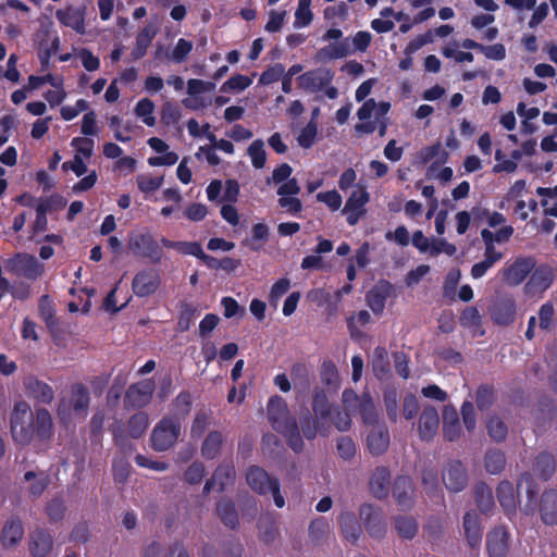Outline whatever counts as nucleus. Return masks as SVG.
Here are the masks:
<instances>
[{
	"mask_svg": "<svg viewBox=\"0 0 557 557\" xmlns=\"http://www.w3.org/2000/svg\"><path fill=\"white\" fill-rule=\"evenodd\" d=\"M52 418L45 408L30 412L25 401L15 404L11 414V434L15 443L26 446L34 436L39 441H47L52 435Z\"/></svg>",
	"mask_w": 557,
	"mask_h": 557,
	"instance_id": "f257e3e1",
	"label": "nucleus"
},
{
	"mask_svg": "<svg viewBox=\"0 0 557 557\" xmlns=\"http://www.w3.org/2000/svg\"><path fill=\"white\" fill-rule=\"evenodd\" d=\"M247 484L258 494L264 495L271 493L274 504L282 508L285 505L284 497L280 492V482L276 478H272L259 466H250L246 471Z\"/></svg>",
	"mask_w": 557,
	"mask_h": 557,
	"instance_id": "f03ea898",
	"label": "nucleus"
},
{
	"mask_svg": "<svg viewBox=\"0 0 557 557\" xmlns=\"http://www.w3.org/2000/svg\"><path fill=\"white\" fill-rule=\"evenodd\" d=\"M182 432V423L178 418L164 417L152 430L151 446L157 451H165L177 442Z\"/></svg>",
	"mask_w": 557,
	"mask_h": 557,
	"instance_id": "7ed1b4c3",
	"label": "nucleus"
},
{
	"mask_svg": "<svg viewBox=\"0 0 557 557\" xmlns=\"http://www.w3.org/2000/svg\"><path fill=\"white\" fill-rule=\"evenodd\" d=\"M342 401L347 410L359 413L364 424L370 428L375 423H381L373 399L368 393L359 396L352 389H345L342 395Z\"/></svg>",
	"mask_w": 557,
	"mask_h": 557,
	"instance_id": "20e7f679",
	"label": "nucleus"
},
{
	"mask_svg": "<svg viewBox=\"0 0 557 557\" xmlns=\"http://www.w3.org/2000/svg\"><path fill=\"white\" fill-rule=\"evenodd\" d=\"M5 270L16 276L36 281L45 271V267L33 255L20 252L5 260Z\"/></svg>",
	"mask_w": 557,
	"mask_h": 557,
	"instance_id": "39448f33",
	"label": "nucleus"
},
{
	"mask_svg": "<svg viewBox=\"0 0 557 557\" xmlns=\"http://www.w3.org/2000/svg\"><path fill=\"white\" fill-rule=\"evenodd\" d=\"M90 396L87 387L82 383H76L71 389L70 403L63 400L59 404L58 413L59 417L66 421L71 418V409L77 417L84 418L89 408Z\"/></svg>",
	"mask_w": 557,
	"mask_h": 557,
	"instance_id": "423d86ee",
	"label": "nucleus"
},
{
	"mask_svg": "<svg viewBox=\"0 0 557 557\" xmlns=\"http://www.w3.org/2000/svg\"><path fill=\"white\" fill-rule=\"evenodd\" d=\"M359 518L373 539H382L386 533V522L380 507L364 503L359 507Z\"/></svg>",
	"mask_w": 557,
	"mask_h": 557,
	"instance_id": "0eeeda50",
	"label": "nucleus"
},
{
	"mask_svg": "<svg viewBox=\"0 0 557 557\" xmlns=\"http://www.w3.org/2000/svg\"><path fill=\"white\" fill-rule=\"evenodd\" d=\"M128 248L137 256L150 258L154 263L160 262L162 251L149 233H138L129 237Z\"/></svg>",
	"mask_w": 557,
	"mask_h": 557,
	"instance_id": "6e6552de",
	"label": "nucleus"
},
{
	"mask_svg": "<svg viewBox=\"0 0 557 557\" xmlns=\"http://www.w3.org/2000/svg\"><path fill=\"white\" fill-rule=\"evenodd\" d=\"M273 429L287 438L290 448L299 453L304 448V442L299 432L296 419L290 416L289 411L280 416L277 420L270 421Z\"/></svg>",
	"mask_w": 557,
	"mask_h": 557,
	"instance_id": "1a4fd4ad",
	"label": "nucleus"
},
{
	"mask_svg": "<svg viewBox=\"0 0 557 557\" xmlns=\"http://www.w3.org/2000/svg\"><path fill=\"white\" fill-rule=\"evenodd\" d=\"M442 481L451 493L461 492L468 484V474L459 460H449L442 470Z\"/></svg>",
	"mask_w": 557,
	"mask_h": 557,
	"instance_id": "9d476101",
	"label": "nucleus"
},
{
	"mask_svg": "<svg viewBox=\"0 0 557 557\" xmlns=\"http://www.w3.org/2000/svg\"><path fill=\"white\" fill-rule=\"evenodd\" d=\"M535 267L532 257H519L511 264L503 269V281L509 286L521 284Z\"/></svg>",
	"mask_w": 557,
	"mask_h": 557,
	"instance_id": "9b49d317",
	"label": "nucleus"
},
{
	"mask_svg": "<svg viewBox=\"0 0 557 557\" xmlns=\"http://www.w3.org/2000/svg\"><path fill=\"white\" fill-rule=\"evenodd\" d=\"M389 444V431L384 423H375L369 428L366 435V446L372 456L377 457L384 455Z\"/></svg>",
	"mask_w": 557,
	"mask_h": 557,
	"instance_id": "f8f14e48",
	"label": "nucleus"
},
{
	"mask_svg": "<svg viewBox=\"0 0 557 557\" xmlns=\"http://www.w3.org/2000/svg\"><path fill=\"white\" fill-rule=\"evenodd\" d=\"M333 79V73L323 67H319L312 71H308L297 78L300 88L317 92L327 87Z\"/></svg>",
	"mask_w": 557,
	"mask_h": 557,
	"instance_id": "ddd939ff",
	"label": "nucleus"
},
{
	"mask_svg": "<svg viewBox=\"0 0 557 557\" xmlns=\"http://www.w3.org/2000/svg\"><path fill=\"white\" fill-rule=\"evenodd\" d=\"M160 282V275L156 270H141L134 276L132 288L136 296L147 297L156 293Z\"/></svg>",
	"mask_w": 557,
	"mask_h": 557,
	"instance_id": "4468645a",
	"label": "nucleus"
},
{
	"mask_svg": "<svg viewBox=\"0 0 557 557\" xmlns=\"http://www.w3.org/2000/svg\"><path fill=\"white\" fill-rule=\"evenodd\" d=\"M153 391L154 384L151 381H141L131 385L124 397L125 406L133 408L146 406L150 401Z\"/></svg>",
	"mask_w": 557,
	"mask_h": 557,
	"instance_id": "2eb2a0df",
	"label": "nucleus"
},
{
	"mask_svg": "<svg viewBox=\"0 0 557 557\" xmlns=\"http://www.w3.org/2000/svg\"><path fill=\"white\" fill-rule=\"evenodd\" d=\"M490 557H506L509 552V534L503 527L494 528L486 536Z\"/></svg>",
	"mask_w": 557,
	"mask_h": 557,
	"instance_id": "dca6fc26",
	"label": "nucleus"
},
{
	"mask_svg": "<svg viewBox=\"0 0 557 557\" xmlns=\"http://www.w3.org/2000/svg\"><path fill=\"white\" fill-rule=\"evenodd\" d=\"M28 548L33 557H47L52 552L53 537L48 531L38 528L29 534Z\"/></svg>",
	"mask_w": 557,
	"mask_h": 557,
	"instance_id": "f3484780",
	"label": "nucleus"
},
{
	"mask_svg": "<svg viewBox=\"0 0 557 557\" xmlns=\"http://www.w3.org/2000/svg\"><path fill=\"white\" fill-rule=\"evenodd\" d=\"M24 536V528L20 518L11 517L3 525L0 543L5 549L15 548Z\"/></svg>",
	"mask_w": 557,
	"mask_h": 557,
	"instance_id": "a211bd4d",
	"label": "nucleus"
},
{
	"mask_svg": "<svg viewBox=\"0 0 557 557\" xmlns=\"http://www.w3.org/2000/svg\"><path fill=\"white\" fill-rule=\"evenodd\" d=\"M516 302L510 297L498 298L491 308L492 320L498 325H508L513 322Z\"/></svg>",
	"mask_w": 557,
	"mask_h": 557,
	"instance_id": "6ab92c4d",
	"label": "nucleus"
},
{
	"mask_svg": "<svg viewBox=\"0 0 557 557\" xmlns=\"http://www.w3.org/2000/svg\"><path fill=\"white\" fill-rule=\"evenodd\" d=\"M391 486V471L385 466L376 467L369 480V487L372 495L379 499H383L388 495Z\"/></svg>",
	"mask_w": 557,
	"mask_h": 557,
	"instance_id": "aec40b11",
	"label": "nucleus"
},
{
	"mask_svg": "<svg viewBox=\"0 0 557 557\" xmlns=\"http://www.w3.org/2000/svg\"><path fill=\"white\" fill-rule=\"evenodd\" d=\"M85 7H69L65 10H58L55 16L64 26L71 27L79 34H85Z\"/></svg>",
	"mask_w": 557,
	"mask_h": 557,
	"instance_id": "412c9836",
	"label": "nucleus"
},
{
	"mask_svg": "<svg viewBox=\"0 0 557 557\" xmlns=\"http://www.w3.org/2000/svg\"><path fill=\"white\" fill-rule=\"evenodd\" d=\"M392 285L388 282L381 281L375 284L367 294V304L371 310L380 314L383 312L385 301L389 297Z\"/></svg>",
	"mask_w": 557,
	"mask_h": 557,
	"instance_id": "4be33fe9",
	"label": "nucleus"
},
{
	"mask_svg": "<svg viewBox=\"0 0 557 557\" xmlns=\"http://www.w3.org/2000/svg\"><path fill=\"white\" fill-rule=\"evenodd\" d=\"M393 495L401 508H411L413 505V484L411 479L405 475L397 476L394 482Z\"/></svg>",
	"mask_w": 557,
	"mask_h": 557,
	"instance_id": "5701e85b",
	"label": "nucleus"
},
{
	"mask_svg": "<svg viewBox=\"0 0 557 557\" xmlns=\"http://www.w3.org/2000/svg\"><path fill=\"white\" fill-rule=\"evenodd\" d=\"M440 425L438 413L433 407H424L419 419V434L424 441H430L436 434Z\"/></svg>",
	"mask_w": 557,
	"mask_h": 557,
	"instance_id": "b1692460",
	"label": "nucleus"
},
{
	"mask_svg": "<svg viewBox=\"0 0 557 557\" xmlns=\"http://www.w3.org/2000/svg\"><path fill=\"white\" fill-rule=\"evenodd\" d=\"M24 386L28 395L42 404H50L53 400L52 387L33 375L25 377Z\"/></svg>",
	"mask_w": 557,
	"mask_h": 557,
	"instance_id": "393cba45",
	"label": "nucleus"
},
{
	"mask_svg": "<svg viewBox=\"0 0 557 557\" xmlns=\"http://www.w3.org/2000/svg\"><path fill=\"white\" fill-rule=\"evenodd\" d=\"M462 527L470 547L479 548L482 539V528L479 516L474 511H467L463 516Z\"/></svg>",
	"mask_w": 557,
	"mask_h": 557,
	"instance_id": "a878e982",
	"label": "nucleus"
},
{
	"mask_svg": "<svg viewBox=\"0 0 557 557\" xmlns=\"http://www.w3.org/2000/svg\"><path fill=\"white\" fill-rule=\"evenodd\" d=\"M540 515L542 521L547 525L557 523V491H545L541 497Z\"/></svg>",
	"mask_w": 557,
	"mask_h": 557,
	"instance_id": "bb28decb",
	"label": "nucleus"
},
{
	"mask_svg": "<svg viewBox=\"0 0 557 557\" xmlns=\"http://www.w3.org/2000/svg\"><path fill=\"white\" fill-rule=\"evenodd\" d=\"M224 444V435L219 430L210 431L202 444H201V456L205 459L212 460L220 456Z\"/></svg>",
	"mask_w": 557,
	"mask_h": 557,
	"instance_id": "cd10ccee",
	"label": "nucleus"
},
{
	"mask_svg": "<svg viewBox=\"0 0 557 557\" xmlns=\"http://www.w3.org/2000/svg\"><path fill=\"white\" fill-rule=\"evenodd\" d=\"M461 428L457 410L451 406H445L443 410V435L453 442L460 436Z\"/></svg>",
	"mask_w": 557,
	"mask_h": 557,
	"instance_id": "c85d7f7f",
	"label": "nucleus"
},
{
	"mask_svg": "<svg viewBox=\"0 0 557 557\" xmlns=\"http://www.w3.org/2000/svg\"><path fill=\"white\" fill-rule=\"evenodd\" d=\"M259 539L270 545L278 537V528L276 519L271 513H264L258 521Z\"/></svg>",
	"mask_w": 557,
	"mask_h": 557,
	"instance_id": "c756f323",
	"label": "nucleus"
},
{
	"mask_svg": "<svg viewBox=\"0 0 557 557\" xmlns=\"http://www.w3.org/2000/svg\"><path fill=\"white\" fill-rule=\"evenodd\" d=\"M339 524L343 535L347 541L356 543L359 540L362 530L354 512H343L339 516Z\"/></svg>",
	"mask_w": 557,
	"mask_h": 557,
	"instance_id": "7c9ffc66",
	"label": "nucleus"
},
{
	"mask_svg": "<svg viewBox=\"0 0 557 557\" xmlns=\"http://www.w3.org/2000/svg\"><path fill=\"white\" fill-rule=\"evenodd\" d=\"M557 462L555 457L548 451L540 453L534 461V471L540 479L546 481L556 472Z\"/></svg>",
	"mask_w": 557,
	"mask_h": 557,
	"instance_id": "2f4dec72",
	"label": "nucleus"
},
{
	"mask_svg": "<svg viewBox=\"0 0 557 557\" xmlns=\"http://www.w3.org/2000/svg\"><path fill=\"white\" fill-rule=\"evenodd\" d=\"M371 367L374 375L380 379H386L391 374V364L388 352L384 347H376L373 350Z\"/></svg>",
	"mask_w": 557,
	"mask_h": 557,
	"instance_id": "473e14b6",
	"label": "nucleus"
},
{
	"mask_svg": "<svg viewBox=\"0 0 557 557\" xmlns=\"http://www.w3.org/2000/svg\"><path fill=\"white\" fill-rule=\"evenodd\" d=\"M552 282H553L552 270L547 267H541L532 273L525 287L530 292H534V293L543 292L549 287Z\"/></svg>",
	"mask_w": 557,
	"mask_h": 557,
	"instance_id": "72a5a7b5",
	"label": "nucleus"
},
{
	"mask_svg": "<svg viewBox=\"0 0 557 557\" xmlns=\"http://www.w3.org/2000/svg\"><path fill=\"white\" fill-rule=\"evenodd\" d=\"M157 33L158 28L152 24H148L144 27V29L138 34L136 38V47L132 51L134 60H138L146 54L147 48L150 46Z\"/></svg>",
	"mask_w": 557,
	"mask_h": 557,
	"instance_id": "f704fd0d",
	"label": "nucleus"
},
{
	"mask_svg": "<svg viewBox=\"0 0 557 557\" xmlns=\"http://www.w3.org/2000/svg\"><path fill=\"white\" fill-rule=\"evenodd\" d=\"M394 528L404 540H412L419 531V524L411 516H396L394 518Z\"/></svg>",
	"mask_w": 557,
	"mask_h": 557,
	"instance_id": "c9c22d12",
	"label": "nucleus"
},
{
	"mask_svg": "<svg viewBox=\"0 0 557 557\" xmlns=\"http://www.w3.org/2000/svg\"><path fill=\"white\" fill-rule=\"evenodd\" d=\"M24 481L29 485L27 491L33 497H39L49 485V478L45 472L28 471L24 474Z\"/></svg>",
	"mask_w": 557,
	"mask_h": 557,
	"instance_id": "e433bc0d",
	"label": "nucleus"
},
{
	"mask_svg": "<svg viewBox=\"0 0 557 557\" xmlns=\"http://www.w3.org/2000/svg\"><path fill=\"white\" fill-rule=\"evenodd\" d=\"M309 539L315 544H323L330 536L331 527L324 518H317L310 522Z\"/></svg>",
	"mask_w": 557,
	"mask_h": 557,
	"instance_id": "4c0bfd02",
	"label": "nucleus"
},
{
	"mask_svg": "<svg viewBox=\"0 0 557 557\" xmlns=\"http://www.w3.org/2000/svg\"><path fill=\"white\" fill-rule=\"evenodd\" d=\"M497 497L504 510L508 513L516 510V494L509 481H503L497 487Z\"/></svg>",
	"mask_w": 557,
	"mask_h": 557,
	"instance_id": "58836bf2",
	"label": "nucleus"
},
{
	"mask_svg": "<svg viewBox=\"0 0 557 557\" xmlns=\"http://www.w3.org/2000/svg\"><path fill=\"white\" fill-rule=\"evenodd\" d=\"M422 484L426 495L431 498L442 499V490L438 485L437 472L432 468L422 470Z\"/></svg>",
	"mask_w": 557,
	"mask_h": 557,
	"instance_id": "ea45409f",
	"label": "nucleus"
},
{
	"mask_svg": "<svg viewBox=\"0 0 557 557\" xmlns=\"http://www.w3.org/2000/svg\"><path fill=\"white\" fill-rule=\"evenodd\" d=\"M474 498L476 506L483 513L490 512L494 508V496L492 488L484 483H479L474 487Z\"/></svg>",
	"mask_w": 557,
	"mask_h": 557,
	"instance_id": "a19ab883",
	"label": "nucleus"
},
{
	"mask_svg": "<svg viewBox=\"0 0 557 557\" xmlns=\"http://www.w3.org/2000/svg\"><path fill=\"white\" fill-rule=\"evenodd\" d=\"M216 512L222 522L231 528L235 529L238 525V516L234 504L228 499H221L216 504Z\"/></svg>",
	"mask_w": 557,
	"mask_h": 557,
	"instance_id": "79ce46f5",
	"label": "nucleus"
},
{
	"mask_svg": "<svg viewBox=\"0 0 557 557\" xmlns=\"http://www.w3.org/2000/svg\"><path fill=\"white\" fill-rule=\"evenodd\" d=\"M212 476L218 482L219 490L223 491L235 481L236 471L232 462H222L214 470Z\"/></svg>",
	"mask_w": 557,
	"mask_h": 557,
	"instance_id": "37998d69",
	"label": "nucleus"
},
{
	"mask_svg": "<svg viewBox=\"0 0 557 557\" xmlns=\"http://www.w3.org/2000/svg\"><path fill=\"white\" fill-rule=\"evenodd\" d=\"M503 253L497 250L486 251L484 250V259L475 263L471 269V275L473 278H481L486 271L492 268L496 262L502 260Z\"/></svg>",
	"mask_w": 557,
	"mask_h": 557,
	"instance_id": "c03bdc74",
	"label": "nucleus"
},
{
	"mask_svg": "<svg viewBox=\"0 0 557 557\" xmlns=\"http://www.w3.org/2000/svg\"><path fill=\"white\" fill-rule=\"evenodd\" d=\"M148 425H149V416L144 411L136 412L128 419V422H127L128 435L133 438H139L145 434Z\"/></svg>",
	"mask_w": 557,
	"mask_h": 557,
	"instance_id": "a18cd8bd",
	"label": "nucleus"
},
{
	"mask_svg": "<svg viewBox=\"0 0 557 557\" xmlns=\"http://www.w3.org/2000/svg\"><path fill=\"white\" fill-rule=\"evenodd\" d=\"M212 420V412L209 410H198L193 419L190 426V436L195 440H199Z\"/></svg>",
	"mask_w": 557,
	"mask_h": 557,
	"instance_id": "49530a36",
	"label": "nucleus"
},
{
	"mask_svg": "<svg viewBox=\"0 0 557 557\" xmlns=\"http://www.w3.org/2000/svg\"><path fill=\"white\" fill-rule=\"evenodd\" d=\"M517 488L519 491L525 490L527 495L530 499V503L525 505V510L528 512H532L534 510L533 499L535 498L539 492V487L532 474L529 472L522 473L517 482Z\"/></svg>",
	"mask_w": 557,
	"mask_h": 557,
	"instance_id": "de8ad7c7",
	"label": "nucleus"
},
{
	"mask_svg": "<svg viewBox=\"0 0 557 557\" xmlns=\"http://www.w3.org/2000/svg\"><path fill=\"white\" fill-rule=\"evenodd\" d=\"M488 436L495 442H502L506 438L508 428L506 423L497 416H490L486 421Z\"/></svg>",
	"mask_w": 557,
	"mask_h": 557,
	"instance_id": "09e8293b",
	"label": "nucleus"
},
{
	"mask_svg": "<svg viewBox=\"0 0 557 557\" xmlns=\"http://www.w3.org/2000/svg\"><path fill=\"white\" fill-rule=\"evenodd\" d=\"M505 455L498 449H491L485 455V468L492 474L500 473L505 468Z\"/></svg>",
	"mask_w": 557,
	"mask_h": 557,
	"instance_id": "8fccbe9b",
	"label": "nucleus"
},
{
	"mask_svg": "<svg viewBox=\"0 0 557 557\" xmlns=\"http://www.w3.org/2000/svg\"><path fill=\"white\" fill-rule=\"evenodd\" d=\"M67 201L60 195H52L49 198H41L36 207V212L47 214L48 212L61 210Z\"/></svg>",
	"mask_w": 557,
	"mask_h": 557,
	"instance_id": "3c124183",
	"label": "nucleus"
},
{
	"mask_svg": "<svg viewBox=\"0 0 557 557\" xmlns=\"http://www.w3.org/2000/svg\"><path fill=\"white\" fill-rule=\"evenodd\" d=\"M247 153L251 158V163L256 169H262L264 166L267 152L264 150V143L261 139L252 141L247 149Z\"/></svg>",
	"mask_w": 557,
	"mask_h": 557,
	"instance_id": "603ef678",
	"label": "nucleus"
},
{
	"mask_svg": "<svg viewBox=\"0 0 557 557\" xmlns=\"http://www.w3.org/2000/svg\"><path fill=\"white\" fill-rule=\"evenodd\" d=\"M398 393L394 387H387L383 394L384 406L391 421L395 422L398 417Z\"/></svg>",
	"mask_w": 557,
	"mask_h": 557,
	"instance_id": "864d4df0",
	"label": "nucleus"
},
{
	"mask_svg": "<svg viewBox=\"0 0 557 557\" xmlns=\"http://www.w3.org/2000/svg\"><path fill=\"white\" fill-rule=\"evenodd\" d=\"M39 312L48 329L52 332L57 326L55 312L49 296L44 295L39 300Z\"/></svg>",
	"mask_w": 557,
	"mask_h": 557,
	"instance_id": "5fc2aeb1",
	"label": "nucleus"
},
{
	"mask_svg": "<svg viewBox=\"0 0 557 557\" xmlns=\"http://www.w3.org/2000/svg\"><path fill=\"white\" fill-rule=\"evenodd\" d=\"M312 409L315 416L320 418H326L332 413L325 393L319 388L313 394Z\"/></svg>",
	"mask_w": 557,
	"mask_h": 557,
	"instance_id": "6e6d98bb",
	"label": "nucleus"
},
{
	"mask_svg": "<svg viewBox=\"0 0 557 557\" xmlns=\"http://www.w3.org/2000/svg\"><path fill=\"white\" fill-rule=\"evenodd\" d=\"M311 0H300L295 13V27L300 28L309 25L312 21V12L310 10Z\"/></svg>",
	"mask_w": 557,
	"mask_h": 557,
	"instance_id": "4d7b16f0",
	"label": "nucleus"
},
{
	"mask_svg": "<svg viewBox=\"0 0 557 557\" xmlns=\"http://www.w3.org/2000/svg\"><path fill=\"white\" fill-rule=\"evenodd\" d=\"M321 381L332 387H337L339 384V376L334 362L327 360L321 366L320 371Z\"/></svg>",
	"mask_w": 557,
	"mask_h": 557,
	"instance_id": "13d9d810",
	"label": "nucleus"
},
{
	"mask_svg": "<svg viewBox=\"0 0 557 557\" xmlns=\"http://www.w3.org/2000/svg\"><path fill=\"white\" fill-rule=\"evenodd\" d=\"M154 110V104L148 98L141 99L136 108L135 113L137 116L143 117L145 124L148 126H153L156 124V119L152 116Z\"/></svg>",
	"mask_w": 557,
	"mask_h": 557,
	"instance_id": "bf43d9fd",
	"label": "nucleus"
},
{
	"mask_svg": "<svg viewBox=\"0 0 557 557\" xmlns=\"http://www.w3.org/2000/svg\"><path fill=\"white\" fill-rule=\"evenodd\" d=\"M292 379L295 385L299 384L304 391L310 387V373L304 363H295L292 367Z\"/></svg>",
	"mask_w": 557,
	"mask_h": 557,
	"instance_id": "052dcab7",
	"label": "nucleus"
},
{
	"mask_svg": "<svg viewBox=\"0 0 557 557\" xmlns=\"http://www.w3.org/2000/svg\"><path fill=\"white\" fill-rule=\"evenodd\" d=\"M495 400L494 391L487 385H481L476 391V406L480 410H487Z\"/></svg>",
	"mask_w": 557,
	"mask_h": 557,
	"instance_id": "680f3d73",
	"label": "nucleus"
},
{
	"mask_svg": "<svg viewBox=\"0 0 557 557\" xmlns=\"http://www.w3.org/2000/svg\"><path fill=\"white\" fill-rule=\"evenodd\" d=\"M354 413V411H350V410H347L345 407H344V410H334L332 416H331V420L334 424V426L339 431V432H346L348 431L350 428H351V418L350 416Z\"/></svg>",
	"mask_w": 557,
	"mask_h": 557,
	"instance_id": "e2e57ef3",
	"label": "nucleus"
},
{
	"mask_svg": "<svg viewBox=\"0 0 557 557\" xmlns=\"http://www.w3.org/2000/svg\"><path fill=\"white\" fill-rule=\"evenodd\" d=\"M337 454L345 460H350L356 455V444L349 436H341L336 444Z\"/></svg>",
	"mask_w": 557,
	"mask_h": 557,
	"instance_id": "0e129e2a",
	"label": "nucleus"
},
{
	"mask_svg": "<svg viewBox=\"0 0 557 557\" xmlns=\"http://www.w3.org/2000/svg\"><path fill=\"white\" fill-rule=\"evenodd\" d=\"M288 412L286 401L280 396H273L268 404V418L269 421L277 420L280 416Z\"/></svg>",
	"mask_w": 557,
	"mask_h": 557,
	"instance_id": "69168bd1",
	"label": "nucleus"
},
{
	"mask_svg": "<svg viewBox=\"0 0 557 557\" xmlns=\"http://www.w3.org/2000/svg\"><path fill=\"white\" fill-rule=\"evenodd\" d=\"M161 243L168 248H174L185 255H199L201 252V246L198 243H183L172 242L166 238H162Z\"/></svg>",
	"mask_w": 557,
	"mask_h": 557,
	"instance_id": "338daca9",
	"label": "nucleus"
},
{
	"mask_svg": "<svg viewBox=\"0 0 557 557\" xmlns=\"http://www.w3.org/2000/svg\"><path fill=\"white\" fill-rule=\"evenodd\" d=\"M317 134H318V126L313 121H311L301 129V132L297 138L298 144L302 148H306V149L310 148L315 140Z\"/></svg>",
	"mask_w": 557,
	"mask_h": 557,
	"instance_id": "774afa93",
	"label": "nucleus"
}]
</instances>
